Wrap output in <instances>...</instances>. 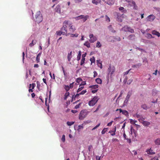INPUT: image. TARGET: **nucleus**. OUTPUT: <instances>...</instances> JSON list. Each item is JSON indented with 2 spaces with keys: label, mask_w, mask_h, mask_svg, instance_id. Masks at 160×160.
Instances as JSON below:
<instances>
[{
  "label": "nucleus",
  "mask_w": 160,
  "mask_h": 160,
  "mask_svg": "<svg viewBox=\"0 0 160 160\" xmlns=\"http://www.w3.org/2000/svg\"><path fill=\"white\" fill-rule=\"evenodd\" d=\"M35 21L38 23H39L42 22V17L40 11H38L37 12L35 15Z\"/></svg>",
  "instance_id": "obj_1"
},
{
  "label": "nucleus",
  "mask_w": 160,
  "mask_h": 160,
  "mask_svg": "<svg viewBox=\"0 0 160 160\" xmlns=\"http://www.w3.org/2000/svg\"><path fill=\"white\" fill-rule=\"evenodd\" d=\"M88 112L86 110H82L79 115V118L80 120H83L87 115Z\"/></svg>",
  "instance_id": "obj_2"
},
{
  "label": "nucleus",
  "mask_w": 160,
  "mask_h": 160,
  "mask_svg": "<svg viewBox=\"0 0 160 160\" xmlns=\"http://www.w3.org/2000/svg\"><path fill=\"white\" fill-rule=\"evenodd\" d=\"M99 98L98 96L94 97L92 99L89 101L88 104L90 106H93L97 102Z\"/></svg>",
  "instance_id": "obj_3"
},
{
  "label": "nucleus",
  "mask_w": 160,
  "mask_h": 160,
  "mask_svg": "<svg viewBox=\"0 0 160 160\" xmlns=\"http://www.w3.org/2000/svg\"><path fill=\"white\" fill-rule=\"evenodd\" d=\"M115 71V68L113 66L110 65L108 70V72L110 74V77L111 78L113 73Z\"/></svg>",
  "instance_id": "obj_4"
},
{
  "label": "nucleus",
  "mask_w": 160,
  "mask_h": 160,
  "mask_svg": "<svg viewBox=\"0 0 160 160\" xmlns=\"http://www.w3.org/2000/svg\"><path fill=\"white\" fill-rule=\"evenodd\" d=\"M66 22L63 23V26L61 28V33L63 35H67L68 32V31L67 30L66 28L65 27Z\"/></svg>",
  "instance_id": "obj_5"
},
{
  "label": "nucleus",
  "mask_w": 160,
  "mask_h": 160,
  "mask_svg": "<svg viewBox=\"0 0 160 160\" xmlns=\"http://www.w3.org/2000/svg\"><path fill=\"white\" fill-rule=\"evenodd\" d=\"M76 30L75 26L73 25L72 24L71 25L70 27L68 28V33L66 35V36H68L70 34L71 32H73Z\"/></svg>",
  "instance_id": "obj_6"
},
{
  "label": "nucleus",
  "mask_w": 160,
  "mask_h": 160,
  "mask_svg": "<svg viewBox=\"0 0 160 160\" xmlns=\"http://www.w3.org/2000/svg\"><path fill=\"white\" fill-rule=\"evenodd\" d=\"M89 16L88 15L84 16V15H81L78 16L77 18L78 19H82L83 21L85 22L88 18Z\"/></svg>",
  "instance_id": "obj_7"
},
{
  "label": "nucleus",
  "mask_w": 160,
  "mask_h": 160,
  "mask_svg": "<svg viewBox=\"0 0 160 160\" xmlns=\"http://www.w3.org/2000/svg\"><path fill=\"white\" fill-rule=\"evenodd\" d=\"M138 120L139 122H141L144 126H148L150 124V122L143 120L141 118L139 119Z\"/></svg>",
  "instance_id": "obj_8"
},
{
  "label": "nucleus",
  "mask_w": 160,
  "mask_h": 160,
  "mask_svg": "<svg viewBox=\"0 0 160 160\" xmlns=\"http://www.w3.org/2000/svg\"><path fill=\"white\" fill-rule=\"evenodd\" d=\"M155 16L153 14H151L148 16L147 18L148 21L152 22L155 19Z\"/></svg>",
  "instance_id": "obj_9"
},
{
  "label": "nucleus",
  "mask_w": 160,
  "mask_h": 160,
  "mask_svg": "<svg viewBox=\"0 0 160 160\" xmlns=\"http://www.w3.org/2000/svg\"><path fill=\"white\" fill-rule=\"evenodd\" d=\"M132 90L129 91L126 98L125 102L126 101L127 102L128 101L130 96L132 95Z\"/></svg>",
  "instance_id": "obj_10"
},
{
  "label": "nucleus",
  "mask_w": 160,
  "mask_h": 160,
  "mask_svg": "<svg viewBox=\"0 0 160 160\" xmlns=\"http://www.w3.org/2000/svg\"><path fill=\"white\" fill-rule=\"evenodd\" d=\"M87 92V91L86 90H83L81 91V92H79L77 93L74 96V98H77L79 96L81 95H83L85 93Z\"/></svg>",
  "instance_id": "obj_11"
},
{
  "label": "nucleus",
  "mask_w": 160,
  "mask_h": 160,
  "mask_svg": "<svg viewBox=\"0 0 160 160\" xmlns=\"http://www.w3.org/2000/svg\"><path fill=\"white\" fill-rule=\"evenodd\" d=\"M146 152H147L148 154L149 155H153L155 153V152L151 148L147 149L146 151Z\"/></svg>",
  "instance_id": "obj_12"
},
{
  "label": "nucleus",
  "mask_w": 160,
  "mask_h": 160,
  "mask_svg": "<svg viewBox=\"0 0 160 160\" xmlns=\"http://www.w3.org/2000/svg\"><path fill=\"white\" fill-rule=\"evenodd\" d=\"M66 22V24L65 25V27L67 28H69L71 26L72 24V22L69 21H65L63 23Z\"/></svg>",
  "instance_id": "obj_13"
},
{
  "label": "nucleus",
  "mask_w": 160,
  "mask_h": 160,
  "mask_svg": "<svg viewBox=\"0 0 160 160\" xmlns=\"http://www.w3.org/2000/svg\"><path fill=\"white\" fill-rule=\"evenodd\" d=\"M120 112L122 113V114L124 115L125 116H127L128 115V112L127 111L125 110L120 109Z\"/></svg>",
  "instance_id": "obj_14"
},
{
  "label": "nucleus",
  "mask_w": 160,
  "mask_h": 160,
  "mask_svg": "<svg viewBox=\"0 0 160 160\" xmlns=\"http://www.w3.org/2000/svg\"><path fill=\"white\" fill-rule=\"evenodd\" d=\"M141 107L143 109L147 110L150 108V107L148 106L146 104H143L141 105Z\"/></svg>",
  "instance_id": "obj_15"
},
{
  "label": "nucleus",
  "mask_w": 160,
  "mask_h": 160,
  "mask_svg": "<svg viewBox=\"0 0 160 160\" xmlns=\"http://www.w3.org/2000/svg\"><path fill=\"white\" fill-rule=\"evenodd\" d=\"M154 143L156 145H160V138H158L154 141Z\"/></svg>",
  "instance_id": "obj_16"
},
{
  "label": "nucleus",
  "mask_w": 160,
  "mask_h": 160,
  "mask_svg": "<svg viewBox=\"0 0 160 160\" xmlns=\"http://www.w3.org/2000/svg\"><path fill=\"white\" fill-rule=\"evenodd\" d=\"M152 34L153 35H156L158 37L160 36V33L158 32L155 30H153L152 32Z\"/></svg>",
  "instance_id": "obj_17"
},
{
  "label": "nucleus",
  "mask_w": 160,
  "mask_h": 160,
  "mask_svg": "<svg viewBox=\"0 0 160 160\" xmlns=\"http://www.w3.org/2000/svg\"><path fill=\"white\" fill-rule=\"evenodd\" d=\"M37 41L35 40H32V42L31 43L29 44V46L30 47H32L36 43Z\"/></svg>",
  "instance_id": "obj_18"
},
{
  "label": "nucleus",
  "mask_w": 160,
  "mask_h": 160,
  "mask_svg": "<svg viewBox=\"0 0 160 160\" xmlns=\"http://www.w3.org/2000/svg\"><path fill=\"white\" fill-rule=\"evenodd\" d=\"M127 2L128 3L129 5L130 6H132L134 4L135 5V2L133 1H128Z\"/></svg>",
  "instance_id": "obj_19"
},
{
  "label": "nucleus",
  "mask_w": 160,
  "mask_h": 160,
  "mask_svg": "<svg viewBox=\"0 0 160 160\" xmlns=\"http://www.w3.org/2000/svg\"><path fill=\"white\" fill-rule=\"evenodd\" d=\"M41 54V52H39L37 55L36 57V61L37 62H40V57Z\"/></svg>",
  "instance_id": "obj_20"
},
{
  "label": "nucleus",
  "mask_w": 160,
  "mask_h": 160,
  "mask_svg": "<svg viewBox=\"0 0 160 160\" xmlns=\"http://www.w3.org/2000/svg\"><path fill=\"white\" fill-rule=\"evenodd\" d=\"M97 40V38L96 37L94 36L92 38L89 39V41L91 43H93Z\"/></svg>",
  "instance_id": "obj_21"
},
{
  "label": "nucleus",
  "mask_w": 160,
  "mask_h": 160,
  "mask_svg": "<svg viewBox=\"0 0 160 160\" xmlns=\"http://www.w3.org/2000/svg\"><path fill=\"white\" fill-rule=\"evenodd\" d=\"M98 85H92V86H90L89 87V88H91L92 89H97V88H98Z\"/></svg>",
  "instance_id": "obj_22"
},
{
  "label": "nucleus",
  "mask_w": 160,
  "mask_h": 160,
  "mask_svg": "<svg viewBox=\"0 0 160 160\" xmlns=\"http://www.w3.org/2000/svg\"><path fill=\"white\" fill-rule=\"evenodd\" d=\"M135 36L133 34L130 35L128 37V38L129 40H134L135 39Z\"/></svg>",
  "instance_id": "obj_23"
},
{
  "label": "nucleus",
  "mask_w": 160,
  "mask_h": 160,
  "mask_svg": "<svg viewBox=\"0 0 160 160\" xmlns=\"http://www.w3.org/2000/svg\"><path fill=\"white\" fill-rule=\"evenodd\" d=\"M72 52H70V53H68V54L67 58H68V60L69 61H70L71 59L72 58Z\"/></svg>",
  "instance_id": "obj_24"
},
{
  "label": "nucleus",
  "mask_w": 160,
  "mask_h": 160,
  "mask_svg": "<svg viewBox=\"0 0 160 160\" xmlns=\"http://www.w3.org/2000/svg\"><path fill=\"white\" fill-rule=\"evenodd\" d=\"M119 10L120 11H122V12L124 13H125L127 12V10L125 9L123 7H120L118 8Z\"/></svg>",
  "instance_id": "obj_25"
},
{
  "label": "nucleus",
  "mask_w": 160,
  "mask_h": 160,
  "mask_svg": "<svg viewBox=\"0 0 160 160\" xmlns=\"http://www.w3.org/2000/svg\"><path fill=\"white\" fill-rule=\"evenodd\" d=\"M84 46H86L87 47L89 48L90 47V44L88 41L86 42L84 44Z\"/></svg>",
  "instance_id": "obj_26"
},
{
  "label": "nucleus",
  "mask_w": 160,
  "mask_h": 160,
  "mask_svg": "<svg viewBox=\"0 0 160 160\" xmlns=\"http://www.w3.org/2000/svg\"><path fill=\"white\" fill-rule=\"evenodd\" d=\"M82 52L81 51H79L78 52V55L77 57V60L78 61H79L80 60L81 58V55Z\"/></svg>",
  "instance_id": "obj_27"
},
{
  "label": "nucleus",
  "mask_w": 160,
  "mask_h": 160,
  "mask_svg": "<svg viewBox=\"0 0 160 160\" xmlns=\"http://www.w3.org/2000/svg\"><path fill=\"white\" fill-rule=\"evenodd\" d=\"M84 87L82 86H81L80 87H79V88L78 89L77 92V93H78L80 91H81L84 88Z\"/></svg>",
  "instance_id": "obj_28"
},
{
  "label": "nucleus",
  "mask_w": 160,
  "mask_h": 160,
  "mask_svg": "<svg viewBox=\"0 0 160 160\" xmlns=\"http://www.w3.org/2000/svg\"><path fill=\"white\" fill-rule=\"evenodd\" d=\"M69 92H66L64 95V99L65 100H66L68 96H69Z\"/></svg>",
  "instance_id": "obj_29"
},
{
  "label": "nucleus",
  "mask_w": 160,
  "mask_h": 160,
  "mask_svg": "<svg viewBox=\"0 0 160 160\" xmlns=\"http://www.w3.org/2000/svg\"><path fill=\"white\" fill-rule=\"evenodd\" d=\"M129 27L127 26H125L122 28V30L125 32L128 31Z\"/></svg>",
  "instance_id": "obj_30"
},
{
  "label": "nucleus",
  "mask_w": 160,
  "mask_h": 160,
  "mask_svg": "<svg viewBox=\"0 0 160 160\" xmlns=\"http://www.w3.org/2000/svg\"><path fill=\"white\" fill-rule=\"evenodd\" d=\"M96 81L98 84H101L102 82L101 79L99 78H97L96 79Z\"/></svg>",
  "instance_id": "obj_31"
},
{
  "label": "nucleus",
  "mask_w": 160,
  "mask_h": 160,
  "mask_svg": "<svg viewBox=\"0 0 160 160\" xmlns=\"http://www.w3.org/2000/svg\"><path fill=\"white\" fill-rule=\"evenodd\" d=\"M113 131V133H111V135L112 136H113L115 135V132L116 131V127L115 126L114 128L112 130Z\"/></svg>",
  "instance_id": "obj_32"
},
{
  "label": "nucleus",
  "mask_w": 160,
  "mask_h": 160,
  "mask_svg": "<svg viewBox=\"0 0 160 160\" xmlns=\"http://www.w3.org/2000/svg\"><path fill=\"white\" fill-rule=\"evenodd\" d=\"M70 88H69V86L66 85L65 86L64 89H65L67 92H68V91L69 90Z\"/></svg>",
  "instance_id": "obj_33"
},
{
  "label": "nucleus",
  "mask_w": 160,
  "mask_h": 160,
  "mask_svg": "<svg viewBox=\"0 0 160 160\" xmlns=\"http://www.w3.org/2000/svg\"><path fill=\"white\" fill-rule=\"evenodd\" d=\"M74 122H70L68 121V122H67V124L68 126H71L72 125L74 124Z\"/></svg>",
  "instance_id": "obj_34"
},
{
  "label": "nucleus",
  "mask_w": 160,
  "mask_h": 160,
  "mask_svg": "<svg viewBox=\"0 0 160 160\" xmlns=\"http://www.w3.org/2000/svg\"><path fill=\"white\" fill-rule=\"evenodd\" d=\"M108 128H104L102 131L101 133L102 134H105L106 132L107 131Z\"/></svg>",
  "instance_id": "obj_35"
},
{
  "label": "nucleus",
  "mask_w": 160,
  "mask_h": 160,
  "mask_svg": "<svg viewBox=\"0 0 160 160\" xmlns=\"http://www.w3.org/2000/svg\"><path fill=\"white\" fill-rule=\"evenodd\" d=\"M102 46L101 44H100V43L98 41L96 43V46L97 47L100 48Z\"/></svg>",
  "instance_id": "obj_36"
},
{
  "label": "nucleus",
  "mask_w": 160,
  "mask_h": 160,
  "mask_svg": "<svg viewBox=\"0 0 160 160\" xmlns=\"http://www.w3.org/2000/svg\"><path fill=\"white\" fill-rule=\"evenodd\" d=\"M82 81V79L79 78H78L77 79L76 82L78 84H79L80 82Z\"/></svg>",
  "instance_id": "obj_37"
},
{
  "label": "nucleus",
  "mask_w": 160,
  "mask_h": 160,
  "mask_svg": "<svg viewBox=\"0 0 160 160\" xmlns=\"http://www.w3.org/2000/svg\"><path fill=\"white\" fill-rule=\"evenodd\" d=\"M90 61L91 62V64L93 62H95V58L94 57H93L92 58H91L90 59Z\"/></svg>",
  "instance_id": "obj_38"
},
{
  "label": "nucleus",
  "mask_w": 160,
  "mask_h": 160,
  "mask_svg": "<svg viewBox=\"0 0 160 160\" xmlns=\"http://www.w3.org/2000/svg\"><path fill=\"white\" fill-rule=\"evenodd\" d=\"M85 61V58H82L81 61L80 65H82L84 63Z\"/></svg>",
  "instance_id": "obj_39"
},
{
  "label": "nucleus",
  "mask_w": 160,
  "mask_h": 160,
  "mask_svg": "<svg viewBox=\"0 0 160 160\" xmlns=\"http://www.w3.org/2000/svg\"><path fill=\"white\" fill-rule=\"evenodd\" d=\"M128 31L132 33H133L134 32V30L133 29L131 28L130 27H129Z\"/></svg>",
  "instance_id": "obj_40"
},
{
  "label": "nucleus",
  "mask_w": 160,
  "mask_h": 160,
  "mask_svg": "<svg viewBox=\"0 0 160 160\" xmlns=\"http://www.w3.org/2000/svg\"><path fill=\"white\" fill-rule=\"evenodd\" d=\"M65 135H63L61 140L63 142H64L65 141Z\"/></svg>",
  "instance_id": "obj_41"
},
{
  "label": "nucleus",
  "mask_w": 160,
  "mask_h": 160,
  "mask_svg": "<svg viewBox=\"0 0 160 160\" xmlns=\"http://www.w3.org/2000/svg\"><path fill=\"white\" fill-rule=\"evenodd\" d=\"M70 35H71V37H77L78 36V34H70Z\"/></svg>",
  "instance_id": "obj_42"
},
{
  "label": "nucleus",
  "mask_w": 160,
  "mask_h": 160,
  "mask_svg": "<svg viewBox=\"0 0 160 160\" xmlns=\"http://www.w3.org/2000/svg\"><path fill=\"white\" fill-rule=\"evenodd\" d=\"M92 2L96 5H97L98 3V2L96 0H92Z\"/></svg>",
  "instance_id": "obj_43"
},
{
  "label": "nucleus",
  "mask_w": 160,
  "mask_h": 160,
  "mask_svg": "<svg viewBox=\"0 0 160 160\" xmlns=\"http://www.w3.org/2000/svg\"><path fill=\"white\" fill-rule=\"evenodd\" d=\"M151 160H159L157 156H155L154 157L152 158Z\"/></svg>",
  "instance_id": "obj_44"
},
{
  "label": "nucleus",
  "mask_w": 160,
  "mask_h": 160,
  "mask_svg": "<svg viewBox=\"0 0 160 160\" xmlns=\"http://www.w3.org/2000/svg\"><path fill=\"white\" fill-rule=\"evenodd\" d=\"M147 37L149 38H153L152 35L150 33H148L147 35Z\"/></svg>",
  "instance_id": "obj_45"
},
{
  "label": "nucleus",
  "mask_w": 160,
  "mask_h": 160,
  "mask_svg": "<svg viewBox=\"0 0 160 160\" xmlns=\"http://www.w3.org/2000/svg\"><path fill=\"white\" fill-rule=\"evenodd\" d=\"M92 148V147L91 145H89L88 147V150L89 152H91V149Z\"/></svg>",
  "instance_id": "obj_46"
},
{
  "label": "nucleus",
  "mask_w": 160,
  "mask_h": 160,
  "mask_svg": "<svg viewBox=\"0 0 160 160\" xmlns=\"http://www.w3.org/2000/svg\"><path fill=\"white\" fill-rule=\"evenodd\" d=\"M83 124H82L81 125H79L78 126V130L79 129H82L83 128Z\"/></svg>",
  "instance_id": "obj_47"
},
{
  "label": "nucleus",
  "mask_w": 160,
  "mask_h": 160,
  "mask_svg": "<svg viewBox=\"0 0 160 160\" xmlns=\"http://www.w3.org/2000/svg\"><path fill=\"white\" fill-rule=\"evenodd\" d=\"M105 18H106V21L108 20V22H110V19L109 17H108L107 15H106Z\"/></svg>",
  "instance_id": "obj_48"
},
{
  "label": "nucleus",
  "mask_w": 160,
  "mask_h": 160,
  "mask_svg": "<svg viewBox=\"0 0 160 160\" xmlns=\"http://www.w3.org/2000/svg\"><path fill=\"white\" fill-rule=\"evenodd\" d=\"M132 6H133V8L134 9H135V10H137L138 7L136 5L135 3V5L134 4Z\"/></svg>",
  "instance_id": "obj_49"
},
{
  "label": "nucleus",
  "mask_w": 160,
  "mask_h": 160,
  "mask_svg": "<svg viewBox=\"0 0 160 160\" xmlns=\"http://www.w3.org/2000/svg\"><path fill=\"white\" fill-rule=\"evenodd\" d=\"M100 125V123H99L97 125H96L95 127H94L92 129V130H94L98 128Z\"/></svg>",
  "instance_id": "obj_50"
},
{
  "label": "nucleus",
  "mask_w": 160,
  "mask_h": 160,
  "mask_svg": "<svg viewBox=\"0 0 160 160\" xmlns=\"http://www.w3.org/2000/svg\"><path fill=\"white\" fill-rule=\"evenodd\" d=\"M62 70L63 71V74H64V76L65 77H66V72L64 71V68L63 67H62Z\"/></svg>",
  "instance_id": "obj_51"
},
{
  "label": "nucleus",
  "mask_w": 160,
  "mask_h": 160,
  "mask_svg": "<svg viewBox=\"0 0 160 160\" xmlns=\"http://www.w3.org/2000/svg\"><path fill=\"white\" fill-rule=\"evenodd\" d=\"M114 39L116 41H119L121 40V38L120 37H118L117 38H114Z\"/></svg>",
  "instance_id": "obj_52"
},
{
  "label": "nucleus",
  "mask_w": 160,
  "mask_h": 160,
  "mask_svg": "<svg viewBox=\"0 0 160 160\" xmlns=\"http://www.w3.org/2000/svg\"><path fill=\"white\" fill-rule=\"evenodd\" d=\"M56 34L57 35L59 36H60L61 34H62V33H61V31H57L56 32Z\"/></svg>",
  "instance_id": "obj_53"
},
{
  "label": "nucleus",
  "mask_w": 160,
  "mask_h": 160,
  "mask_svg": "<svg viewBox=\"0 0 160 160\" xmlns=\"http://www.w3.org/2000/svg\"><path fill=\"white\" fill-rule=\"evenodd\" d=\"M132 81V79H129L127 82V84H130Z\"/></svg>",
  "instance_id": "obj_54"
},
{
  "label": "nucleus",
  "mask_w": 160,
  "mask_h": 160,
  "mask_svg": "<svg viewBox=\"0 0 160 160\" xmlns=\"http://www.w3.org/2000/svg\"><path fill=\"white\" fill-rule=\"evenodd\" d=\"M86 84V83L85 82H84V81H83V82H82V83L80 85H79V87L81 86H83V85H85Z\"/></svg>",
  "instance_id": "obj_55"
},
{
  "label": "nucleus",
  "mask_w": 160,
  "mask_h": 160,
  "mask_svg": "<svg viewBox=\"0 0 160 160\" xmlns=\"http://www.w3.org/2000/svg\"><path fill=\"white\" fill-rule=\"evenodd\" d=\"M98 90V89H94L92 91V92L93 93H95Z\"/></svg>",
  "instance_id": "obj_56"
},
{
  "label": "nucleus",
  "mask_w": 160,
  "mask_h": 160,
  "mask_svg": "<svg viewBox=\"0 0 160 160\" xmlns=\"http://www.w3.org/2000/svg\"><path fill=\"white\" fill-rule=\"evenodd\" d=\"M141 63H138L137 64H136L133 65V67H134L137 68L138 67H139V66H141Z\"/></svg>",
  "instance_id": "obj_57"
},
{
  "label": "nucleus",
  "mask_w": 160,
  "mask_h": 160,
  "mask_svg": "<svg viewBox=\"0 0 160 160\" xmlns=\"http://www.w3.org/2000/svg\"><path fill=\"white\" fill-rule=\"evenodd\" d=\"M73 83H74V82H72V83H70V84L69 87V88H72L73 87Z\"/></svg>",
  "instance_id": "obj_58"
},
{
  "label": "nucleus",
  "mask_w": 160,
  "mask_h": 160,
  "mask_svg": "<svg viewBox=\"0 0 160 160\" xmlns=\"http://www.w3.org/2000/svg\"><path fill=\"white\" fill-rule=\"evenodd\" d=\"M130 69H129L128 71L124 72V75L125 76V75H126L128 74V73H129V71H130Z\"/></svg>",
  "instance_id": "obj_59"
},
{
  "label": "nucleus",
  "mask_w": 160,
  "mask_h": 160,
  "mask_svg": "<svg viewBox=\"0 0 160 160\" xmlns=\"http://www.w3.org/2000/svg\"><path fill=\"white\" fill-rule=\"evenodd\" d=\"M123 91H121V92H120V93L118 97V98L120 97H122V94L123 93Z\"/></svg>",
  "instance_id": "obj_60"
},
{
  "label": "nucleus",
  "mask_w": 160,
  "mask_h": 160,
  "mask_svg": "<svg viewBox=\"0 0 160 160\" xmlns=\"http://www.w3.org/2000/svg\"><path fill=\"white\" fill-rule=\"evenodd\" d=\"M59 7L58 6H57L55 8L56 9H57V10H56L57 12H58V11H59V12H60V8H59Z\"/></svg>",
  "instance_id": "obj_61"
},
{
  "label": "nucleus",
  "mask_w": 160,
  "mask_h": 160,
  "mask_svg": "<svg viewBox=\"0 0 160 160\" xmlns=\"http://www.w3.org/2000/svg\"><path fill=\"white\" fill-rule=\"evenodd\" d=\"M113 122V121H111L110 122L108 123V124L107 126H110L112 125Z\"/></svg>",
  "instance_id": "obj_62"
},
{
  "label": "nucleus",
  "mask_w": 160,
  "mask_h": 160,
  "mask_svg": "<svg viewBox=\"0 0 160 160\" xmlns=\"http://www.w3.org/2000/svg\"><path fill=\"white\" fill-rule=\"evenodd\" d=\"M82 0H75V3H79L81 2Z\"/></svg>",
  "instance_id": "obj_63"
},
{
  "label": "nucleus",
  "mask_w": 160,
  "mask_h": 160,
  "mask_svg": "<svg viewBox=\"0 0 160 160\" xmlns=\"http://www.w3.org/2000/svg\"><path fill=\"white\" fill-rule=\"evenodd\" d=\"M89 38H90V39H91V38H92L93 37H94V35L93 34H90L89 35Z\"/></svg>",
  "instance_id": "obj_64"
}]
</instances>
